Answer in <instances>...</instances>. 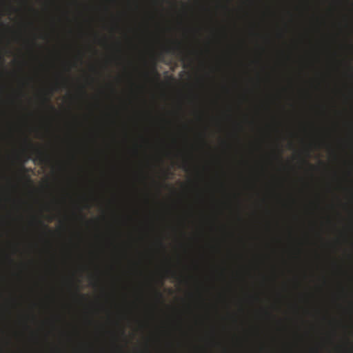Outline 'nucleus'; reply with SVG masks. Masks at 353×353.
Instances as JSON below:
<instances>
[{
  "mask_svg": "<svg viewBox=\"0 0 353 353\" xmlns=\"http://www.w3.org/2000/svg\"><path fill=\"white\" fill-rule=\"evenodd\" d=\"M186 168H187V163L185 162V163H184V165H183V168L186 170Z\"/></svg>",
  "mask_w": 353,
  "mask_h": 353,
  "instance_id": "412c9836",
  "label": "nucleus"
},
{
  "mask_svg": "<svg viewBox=\"0 0 353 353\" xmlns=\"http://www.w3.org/2000/svg\"><path fill=\"white\" fill-rule=\"evenodd\" d=\"M96 284H97V283H96V282H94V283H92V285H96Z\"/></svg>",
  "mask_w": 353,
  "mask_h": 353,
  "instance_id": "bb28decb",
  "label": "nucleus"
},
{
  "mask_svg": "<svg viewBox=\"0 0 353 353\" xmlns=\"http://www.w3.org/2000/svg\"><path fill=\"white\" fill-rule=\"evenodd\" d=\"M90 69H91L92 71H96V68H95L93 65H91V66H90Z\"/></svg>",
  "mask_w": 353,
  "mask_h": 353,
  "instance_id": "6ab92c4d",
  "label": "nucleus"
},
{
  "mask_svg": "<svg viewBox=\"0 0 353 353\" xmlns=\"http://www.w3.org/2000/svg\"><path fill=\"white\" fill-rule=\"evenodd\" d=\"M304 162H305L306 163H307V164H308L311 168H314V166H313L312 165H311V164H309V163H308L307 161H304Z\"/></svg>",
  "mask_w": 353,
  "mask_h": 353,
  "instance_id": "aec40b11",
  "label": "nucleus"
},
{
  "mask_svg": "<svg viewBox=\"0 0 353 353\" xmlns=\"http://www.w3.org/2000/svg\"><path fill=\"white\" fill-rule=\"evenodd\" d=\"M68 10H70V0H68Z\"/></svg>",
  "mask_w": 353,
  "mask_h": 353,
  "instance_id": "a211bd4d",
  "label": "nucleus"
},
{
  "mask_svg": "<svg viewBox=\"0 0 353 353\" xmlns=\"http://www.w3.org/2000/svg\"><path fill=\"white\" fill-rule=\"evenodd\" d=\"M85 321H86V323L88 325H92L93 323L92 319L88 316H86Z\"/></svg>",
  "mask_w": 353,
  "mask_h": 353,
  "instance_id": "9d476101",
  "label": "nucleus"
},
{
  "mask_svg": "<svg viewBox=\"0 0 353 353\" xmlns=\"http://www.w3.org/2000/svg\"><path fill=\"white\" fill-rule=\"evenodd\" d=\"M62 353H66V94L62 96Z\"/></svg>",
  "mask_w": 353,
  "mask_h": 353,
  "instance_id": "f257e3e1",
  "label": "nucleus"
},
{
  "mask_svg": "<svg viewBox=\"0 0 353 353\" xmlns=\"http://www.w3.org/2000/svg\"><path fill=\"white\" fill-rule=\"evenodd\" d=\"M81 221L88 226L91 223H93L94 221V220H88L86 219L85 216L83 214L81 215Z\"/></svg>",
  "mask_w": 353,
  "mask_h": 353,
  "instance_id": "6e6552de",
  "label": "nucleus"
},
{
  "mask_svg": "<svg viewBox=\"0 0 353 353\" xmlns=\"http://www.w3.org/2000/svg\"><path fill=\"white\" fill-rule=\"evenodd\" d=\"M90 197L88 196L85 194H83L82 196L83 200V209H90L91 208L90 205Z\"/></svg>",
  "mask_w": 353,
  "mask_h": 353,
  "instance_id": "20e7f679",
  "label": "nucleus"
},
{
  "mask_svg": "<svg viewBox=\"0 0 353 353\" xmlns=\"http://www.w3.org/2000/svg\"><path fill=\"white\" fill-rule=\"evenodd\" d=\"M83 351L86 353H92L93 352V345L90 343H83Z\"/></svg>",
  "mask_w": 353,
  "mask_h": 353,
  "instance_id": "0eeeda50",
  "label": "nucleus"
},
{
  "mask_svg": "<svg viewBox=\"0 0 353 353\" xmlns=\"http://www.w3.org/2000/svg\"><path fill=\"white\" fill-rule=\"evenodd\" d=\"M79 56H80V57H79L80 61L81 63H83V58L84 57V52H81Z\"/></svg>",
  "mask_w": 353,
  "mask_h": 353,
  "instance_id": "f8f14e48",
  "label": "nucleus"
},
{
  "mask_svg": "<svg viewBox=\"0 0 353 353\" xmlns=\"http://www.w3.org/2000/svg\"><path fill=\"white\" fill-rule=\"evenodd\" d=\"M25 142L27 146L31 149V150L35 154V158L34 159V162H39L40 164H46L49 161V155L47 151L41 148L36 147L32 141L26 138Z\"/></svg>",
  "mask_w": 353,
  "mask_h": 353,
  "instance_id": "f03ea898",
  "label": "nucleus"
},
{
  "mask_svg": "<svg viewBox=\"0 0 353 353\" xmlns=\"http://www.w3.org/2000/svg\"><path fill=\"white\" fill-rule=\"evenodd\" d=\"M30 8H31V10H32V11H34V12H36V10H35L33 8H32V7H31Z\"/></svg>",
  "mask_w": 353,
  "mask_h": 353,
  "instance_id": "a878e982",
  "label": "nucleus"
},
{
  "mask_svg": "<svg viewBox=\"0 0 353 353\" xmlns=\"http://www.w3.org/2000/svg\"><path fill=\"white\" fill-rule=\"evenodd\" d=\"M166 53L176 54V52L182 53L181 43L179 41L175 42L173 45L169 46L165 48Z\"/></svg>",
  "mask_w": 353,
  "mask_h": 353,
  "instance_id": "7ed1b4c3",
  "label": "nucleus"
},
{
  "mask_svg": "<svg viewBox=\"0 0 353 353\" xmlns=\"http://www.w3.org/2000/svg\"><path fill=\"white\" fill-rule=\"evenodd\" d=\"M41 99L43 102H46L48 101L47 98L44 95H42Z\"/></svg>",
  "mask_w": 353,
  "mask_h": 353,
  "instance_id": "dca6fc26",
  "label": "nucleus"
},
{
  "mask_svg": "<svg viewBox=\"0 0 353 353\" xmlns=\"http://www.w3.org/2000/svg\"><path fill=\"white\" fill-rule=\"evenodd\" d=\"M169 272L171 273L172 277H175L176 276V273L174 272H171L170 270H169Z\"/></svg>",
  "mask_w": 353,
  "mask_h": 353,
  "instance_id": "f3484780",
  "label": "nucleus"
},
{
  "mask_svg": "<svg viewBox=\"0 0 353 353\" xmlns=\"http://www.w3.org/2000/svg\"><path fill=\"white\" fill-rule=\"evenodd\" d=\"M80 96L81 99L84 101H87L88 98V94L84 85H82L80 88Z\"/></svg>",
  "mask_w": 353,
  "mask_h": 353,
  "instance_id": "39448f33",
  "label": "nucleus"
},
{
  "mask_svg": "<svg viewBox=\"0 0 353 353\" xmlns=\"http://www.w3.org/2000/svg\"><path fill=\"white\" fill-rule=\"evenodd\" d=\"M86 269H87V267H86V266H85V265H83V268H82V270L84 271V270H85Z\"/></svg>",
  "mask_w": 353,
  "mask_h": 353,
  "instance_id": "4be33fe9",
  "label": "nucleus"
},
{
  "mask_svg": "<svg viewBox=\"0 0 353 353\" xmlns=\"http://www.w3.org/2000/svg\"><path fill=\"white\" fill-rule=\"evenodd\" d=\"M32 44L34 45V46L36 45V42H35L34 40L32 41Z\"/></svg>",
  "mask_w": 353,
  "mask_h": 353,
  "instance_id": "5701e85b",
  "label": "nucleus"
},
{
  "mask_svg": "<svg viewBox=\"0 0 353 353\" xmlns=\"http://www.w3.org/2000/svg\"><path fill=\"white\" fill-rule=\"evenodd\" d=\"M83 152H85V153H86V154L88 153V147H87V145H83Z\"/></svg>",
  "mask_w": 353,
  "mask_h": 353,
  "instance_id": "4468645a",
  "label": "nucleus"
},
{
  "mask_svg": "<svg viewBox=\"0 0 353 353\" xmlns=\"http://www.w3.org/2000/svg\"><path fill=\"white\" fill-rule=\"evenodd\" d=\"M33 221L37 224H39L41 225H42L45 229H47L48 228V226L44 225L43 223L40 220V219H38L35 217L33 218Z\"/></svg>",
  "mask_w": 353,
  "mask_h": 353,
  "instance_id": "1a4fd4ad",
  "label": "nucleus"
},
{
  "mask_svg": "<svg viewBox=\"0 0 353 353\" xmlns=\"http://www.w3.org/2000/svg\"><path fill=\"white\" fill-rule=\"evenodd\" d=\"M21 169H22L23 170H26V168L24 167V165H23V166L21 167Z\"/></svg>",
  "mask_w": 353,
  "mask_h": 353,
  "instance_id": "393cba45",
  "label": "nucleus"
},
{
  "mask_svg": "<svg viewBox=\"0 0 353 353\" xmlns=\"http://www.w3.org/2000/svg\"><path fill=\"white\" fill-rule=\"evenodd\" d=\"M156 294H157L158 299H162V297H163L162 294L159 291L156 290Z\"/></svg>",
  "mask_w": 353,
  "mask_h": 353,
  "instance_id": "9b49d317",
  "label": "nucleus"
},
{
  "mask_svg": "<svg viewBox=\"0 0 353 353\" xmlns=\"http://www.w3.org/2000/svg\"><path fill=\"white\" fill-rule=\"evenodd\" d=\"M85 21L88 22L89 24H90V19H86Z\"/></svg>",
  "mask_w": 353,
  "mask_h": 353,
  "instance_id": "b1692460",
  "label": "nucleus"
},
{
  "mask_svg": "<svg viewBox=\"0 0 353 353\" xmlns=\"http://www.w3.org/2000/svg\"><path fill=\"white\" fill-rule=\"evenodd\" d=\"M79 301L81 304L86 305L88 302V296L84 294H79Z\"/></svg>",
  "mask_w": 353,
  "mask_h": 353,
  "instance_id": "423d86ee",
  "label": "nucleus"
},
{
  "mask_svg": "<svg viewBox=\"0 0 353 353\" xmlns=\"http://www.w3.org/2000/svg\"><path fill=\"white\" fill-rule=\"evenodd\" d=\"M62 8H66V0H62Z\"/></svg>",
  "mask_w": 353,
  "mask_h": 353,
  "instance_id": "2eb2a0df",
  "label": "nucleus"
},
{
  "mask_svg": "<svg viewBox=\"0 0 353 353\" xmlns=\"http://www.w3.org/2000/svg\"><path fill=\"white\" fill-rule=\"evenodd\" d=\"M87 79L89 80L91 83L94 82V79L90 76H87Z\"/></svg>",
  "mask_w": 353,
  "mask_h": 353,
  "instance_id": "ddd939ff",
  "label": "nucleus"
}]
</instances>
